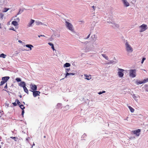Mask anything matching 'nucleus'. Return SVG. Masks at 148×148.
Returning a JSON list of instances; mask_svg holds the SVG:
<instances>
[{"label":"nucleus","instance_id":"20e7f679","mask_svg":"<svg viewBox=\"0 0 148 148\" xmlns=\"http://www.w3.org/2000/svg\"><path fill=\"white\" fill-rule=\"evenodd\" d=\"M140 32H143L145 31L147 29V26L145 24H143L140 26Z\"/></svg>","mask_w":148,"mask_h":148},{"label":"nucleus","instance_id":"a211bd4d","mask_svg":"<svg viewBox=\"0 0 148 148\" xmlns=\"http://www.w3.org/2000/svg\"><path fill=\"white\" fill-rule=\"evenodd\" d=\"M12 24L14 25L15 26L18 25V23L17 21H13L12 22Z\"/></svg>","mask_w":148,"mask_h":148},{"label":"nucleus","instance_id":"37998d69","mask_svg":"<svg viewBox=\"0 0 148 148\" xmlns=\"http://www.w3.org/2000/svg\"><path fill=\"white\" fill-rule=\"evenodd\" d=\"M70 75H75V74L74 73H70Z\"/></svg>","mask_w":148,"mask_h":148},{"label":"nucleus","instance_id":"de8ad7c7","mask_svg":"<svg viewBox=\"0 0 148 148\" xmlns=\"http://www.w3.org/2000/svg\"><path fill=\"white\" fill-rule=\"evenodd\" d=\"M105 92H105V91H102V93H105Z\"/></svg>","mask_w":148,"mask_h":148},{"label":"nucleus","instance_id":"72a5a7b5","mask_svg":"<svg viewBox=\"0 0 148 148\" xmlns=\"http://www.w3.org/2000/svg\"><path fill=\"white\" fill-rule=\"evenodd\" d=\"M24 113V110H22V115L23 116V114Z\"/></svg>","mask_w":148,"mask_h":148},{"label":"nucleus","instance_id":"7c9ffc66","mask_svg":"<svg viewBox=\"0 0 148 148\" xmlns=\"http://www.w3.org/2000/svg\"><path fill=\"white\" fill-rule=\"evenodd\" d=\"M5 82H4L2 80V81H1V84H0V85L2 86V85H3L4 84H5Z\"/></svg>","mask_w":148,"mask_h":148},{"label":"nucleus","instance_id":"58836bf2","mask_svg":"<svg viewBox=\"0 0 148 148\" xmlns=\"http://www.w3.org/2000/svg\"><path fill=\"white\" fill-rule=\"evenodd\" d=\"M7 88V84H6V85L4 87V88L6 89V88Z\"/></svg>","mask_w":148,"mask_h":148},{"label":"nucleus","instance_id":"ddd939ff","mask_svg":"<svg viewBox=\"0 0 148 148\" xmlns=\"http://www.w3.org/2000/svg\"><path fill=\"white\" fill-rule=\"evenodd\" d=\"M19 86L23 88V86H26V84L24 82H21L20 83Z\"/></svg>","mask_w":148,"mask_h":148},{"label":"nucleus","instance_id":"e433bc0d","mask_svg":"<svg viewBox=\"0 0 148 148\" xmlns=\"http://www.w3.org/2000/svg\"><path fill=\"white\" fill-rule=\"evenodd\" d=\"M70 70V69H66V72H69V71Z\"/></svg>","mask_w":148,"mask_h":148},{"label":"nucleus","instance_id":"f03ea898","mask_svg":"<svg viewBox=\"0 0 148 148\" xmlns=\"http://www.w3.org/2000/svg\"><path fill=\"white\" fill-rule=\"evenodd\" d=\"M66 25L67 27L71 31H73V25L70 23L66 21L65 22Z\"/></svg>","mask_w":148,"mask_h":148},{"label":"nucleus","instance_id":"aec40b11","mask_svg":"<svg viewBox=\"0 0 148 148\" xmlns=\"http://www.w3.org/2000/svg\"><path fill=\"white\" fill-rule=\"evenodd\" d=\"M70 64L68 63H66L64 65V67H69L70 66Z\"/></svg>","mask_w":148,"mask_h":148},{"label":"nucleus","instance_id":"2eb2a0df","mask_svg":"<svg viewBox=\"0 0 148 148\" xmlns=\"http://www.w3.org/2000/svg\"><path fill=\"white\" fill-rule=\"evenodd\" d=\"M35 21L33 19H31L30 22L28 24V26L30 27L32 25L34 22Z\"/></svg>","mask_w":148,"mask_h":148},{"label":"nucleus","instance_id":"9d476101","mask_svg":"<svg viewBox=\"0 0 148 148\" xmlns=\"http://www.w3.org/2000/svg\"><path fill=\"white\" fill-rule=\"evenodd\" d=\"M124 5L126 7L129 6L130 4L129 2L126 0H122Z\"/></svg>","mask_w":148,"mask_h":148},{"label":"nucleus","instance_id":"a19ab883","mask_svg":"<svg viewBox=\"0 0 148 148\" xmlns=\"http://www.w3.org/2000/svg\"><path fill=\"white\" fill-rule=\"evenodd\" d=\"M102 93V92L101 91H100V92H99V93H98V94H99V95H101V94Z\"/></svg>","mask_w":148,"mask_h":148},{"label":"nucleus","instance_id":"39448f33","mask_svg":"<svg viewBox=\"0 0 148 148\" xmlns=\"http://www.w3.org/2000/svg\"><path fill=\"white\" fill-rule=\"evenodd\" d=\"M136 70H130V75L132 77H136Z\"/></svg>","mask_w":148,"mask_h":148},{"label":"nucleus","instance_id":"c756f323","mask_svg":"<svg viewBox=\"0 0 148 148\" xmlns=\"http://www.w3.org/2000/svg\"><path fill=\"white\" fill-rule=\"evenodd\" d=\"M114 61L113 60H111V61H110L107 64H112V63H113L114 62Z\"/></svg>","mask_w":148,"mask_h":148},{"label":"nucleus","instance_id":"ea45409f","mask_svg":"<svg viewBox=\"0 0 148 148\" xmlns=\"http://www.w3.org/2000/svg\"><path fill=\"white\" fill-rule=\"evenodd\" d=\"M92 8L94 10H95V7L94 5H93L92 6Z\"/></svg>","mask_w":148,"mask_h":148},{"label":"nucleus","instance_id":"8fccbe9b","mask_svg":"<svg viewBox=\"0 0 148 148\" xmlns=\"http://www.w3.org/2000/svg\"><path fill=\"white\" fill-rule=\"evenodd\" d=\"M64 79V78H62V79H60V80H62V79Z\"/></svg>","mask_w":148,"mask_h":148},{"label":"nucleus","instance_id":"7ed1b4c3","mask_svg":"<svg viewBox=\"0 0 148 148\" xmlns=\"http://www.w3.org/2000/svg\"><path fill=\"white\" fill-rule=\"evenodd\" d=\"M118 74L119 76L120 77H122L124 75L123 72L124 70L118 68Z\"/></svg>","mask_w":148,"mask_h":148},{"label":"nucleus","instance_id":"f8f14e48","mask_svg":"<svg viewBox=\"0 0 148 148\" xmlns=\"http://www.w3.org/2000/svg\"><path fill=\"white\" fill-rule=\"evenodd\" d=\"M84 76L86 77L85 79H87V80H89L91 78V77H90L91 76V75H88L86 74H84Z\"/></svg>","mask_w":148,"mask_h":148},{"label":"nucleus","instance_id":"473e14b6","mask_svg":"<svg viewBox=\"0 0 148 148\" xmlns=\"http://www.w3.org/2000/svg\"><path fill=\"white\" fill-rule=\"evenodd\" d=\"M12 103L13 104V106H17V104L16 103V102H15L14 103Z\"/></svg>","mask_w":148,"mask_h":148},{"label":"nucleus","instance_id":"4468645a","mask_svg":"<svg viewBox=\"0 0 148 148\" xmlns=\"http://www.w3.org/2000/svg\"><path fill=\"white\" fill-rule=\"evenodd\" d=\"M139 96L138 95H136L135 94H133L132 96V97L134 99V100L136 101H137L138 100V99H137V98Z\"/></svg>","mask_w":148,"mask_h":148},{"label":"nucleus","instance_id":"6e6552de","mask_svg":"<svg viewBox=\"0 0 148 148\" xmlns=\"http://www.w3.org/2000/svg\"><path fill=\"white\" fill-rule=\"evenodd\" d=\"M33 92V95L34 97H36L38 96H39L40 93V91H32Z\"/></svg>","mask_w":148,"mask_h":148},{"label":"nucleus","instance_id":"5701e85b","mask_svg":"<svg viewBox=\"0 0 148 148\" xmlns=\"http://www.w3.org/2000/svg\"><path fill=\"white\" fill-rule=\"evenodd\" d=\"M6 56V55L3 53H2L0 55V57L5 58Z\"/></svg>","mask_w":148,"mask_h":148},{"label":"nucleus","instance_id":"dca6fc26","mask_svg":"<svg viewBox=\"0 0 148 148\" xmlns=\"http://www.w3.org/2000/svg\"><path fill=\"white\" fill-rule=\"evenodd\" d=\"M23 88L24 91L27 94H28L29 92L27 88L25 86H23Z\"/></svg>","mask_w":148,"mask_h":148},{"label":"nucleus","instance_id":"4be33fe9","mask_svg":"<svg viewBox=\"0 0 148 148\" xmlns=\"http://www.w3.org/2000/svg\"><path fill=\"white\" fill-rule=\"evenodd\" d=\"M36 25H43V23H42L38 21H36Z\"/></svg>","mask_w":148,"mask_h":148},{"label":"nucleus","instance_id":"b1692460","mask_svg":"<svg viewBox=\"0 0 148 148\" xmlns=\"http://www.w3.org/2000/svg\"><path fill=\"white\" fill-rule=\"evenodd\" d=\"M10 138H12L13 139H14V140L15 141H17L18 139V138L17 137H10Z\"/></svg>","mask_w":148,"mask_h":148},{"label":"nucleus","instance_id":"09e8293b","mask_svg":"<svg viewBox=\"0 0 148 148\" xmlns=\"http://www.w3.org/2000/svg\"><path fill=\"white\" fill-rule=\"evenodd\" d=\"M44 138H46V136H44Z\"/></svg>","mask_w":148,"mask_h":148},{"label":"nucleus","instance_id":"2f4dec72","mask_svg":"<svg viewBox=\"0 0 148 148\" xmlns=\"http://www.w3.org/2000/svg\"><path fill=\"white\" fill-rule=\"evenodd\" d=\"M145 59H146V58H143L142 60V62H141L142 64L143 63L144 61L145 60Z\"/></svg>","mask_w":148,"mask_h":148},{"label":"nucleus","instance_id":"f257e3e1","mask_svg":"<svg viewBox=\"0 0 148 148\" xmlns=\"http://www.w3.org/2000/svg\"><path fill=\"white\" fill-rule=\"evenodd\" d=\"M125 46L126 50L129 52H132L133 51V49L131 46L128 44L127 42H126L125 44Z\"/></svg>","mask_w":148,"mask_h":148},{"label":"nucleus","instance_id":"c03bdc74","mask_svg":"<svg viewBox=\"0 0 148 148\" xmlns=\"http://www.w3.org/2000/svg\"><path fill=\"white\" fill-rule=\"evenodd\" d=\"M90 36V34H89V35H88V36H87V38H89V36Z\"/></svg>","mask_w":148,"mask_h":148},{"label":"nucleus","instance_id":"49530a36","mask_svg":"<svg viewBox=\"0 0 148 148\" xmlns=\"http://www.w3.org/2000/svg\"><path fill=\"white\" fill-rule=\"evenodd\" d=\"M0 28H1V24L0 23Z\"/></svg>","mask_w":148,"mask_h":148},{"label":"nucleus","instance_id":"cd10ccee","mask_svg":"<svg viewBox=\"0 0 148 148\" xmlns=\"http://www.w3.org/2000/svg\"><path fill=\"white\" fill-rule=\"evenodd\" d=\"M15 102L17 103V104H18V105H20V102L19 100L18 99H16V100Z\"/></svg>","mask_w":148,"mask_h":148},{"label":"nucleus","instance_id":"1a4fd4ad","mask_svg":"<svg viewBox=\"0 0 148 148\" xmlns=\"http://www.w3.org/2000/svg\"><path fill=\"white\" fill-rule=\"evenodd\" d=\"M30 87L31 89L33 91L36 90H37V86L35 84H31L30 85Z\"/></svg>","mask_w":148,"mask_h":148},{"label":"nucleus","instance_id":"0eeeda50","mask_svg":"<svg viewBox=\"0 0 148 148\" xmlns=\"http://www.w3.org/2000/svg\"><path fill=\"white\" fill-rule=\"evenodd\" d=\"M141 130L140 129H138L137 130L132 131V132L134 134L138 136L140 134Z\"/></svg>","mask_w":148,"mask_h":148},{"label":"nucleus","instance_id":"bb28decb","mask_svg":"<svg viewBox=\"0 0 148 148\" xmlns=\"http://www.w3.org/2000/svg\"><path fill=\"white\" fill-rule=\"evenodd\" d=\"M9 8H4V10L3 11V12H7L9 10Z\"/></svg>","mask_w":148,"mask_h":148},{"label":"nucleus","instance_id":"79ce46f5","mask_svg":"<svg viewBox=\"0 0 148 148\" xmlns=\"http://www.w3.org/2000/svg\"><path fill=\"white\" fill-rule=\"evenodd\" d=\"M18 42L20 43H22V41L21 40H18Z\"/></svg>","mask_w":148,"mask_h":148},{"label":"nucleus","instance_id":"f3484780","mask_svg":"<svg viewBox=\"0 0 148 148\" xmlns=\"http://www.w3.org/2000/svg\"><path fill=\"white\" fill-rule=\"evenodd\" d=\"M48 44L50 46H51V48L53 50V51H54L55 50V49H54V45L53 44H52V43L51 42H49L48 43Z\"/></svg>","mask_w":148,"mask_h":148},{"label":"nucleus","instance_id":"c85d7f7f","mask_svg":"<svg viewBox=\"0 0 148 148\" xmlns=\"http://www.w3.org/2000/svg\"><path fill=\"white\" fill-rule=\"evenodd\" d=\"M16 80L17 82H21V80L20 78H16Z\"/></svg>","mask_w":148,"mask_h":148},{"label":"nucleus","instance_id":"4c0bfd02","mask_svg":"<svg viewBox=\"0 0 148 148\" xmlns=\"http://www.w3.org/2000/svg\"><path fill=\"white\" fill-rule=\"evenodd\" d=\"M42 37V36H43V37H45V36L44 35H38V37L40 38V37Z\"/></svg>","mask_w":148,"mask_h":148},{"label":"nucleus","instance_id":"a18cd8bd","mask_svg":"<svg viewBox=\"0 0 148 148\" xmlns=\"http://www.w3.org/2000/svg\"><path fill=\"white\" fill-rule=\"evenodd\" d=\"M19 97H20V98H22V96H21V95H20L19 96Z\"/></svg>","mask_w":148,"mask_h":148},{"label":"nucleus","instance_id":"6ab92c4d","mask_svg":"<svg viewBox=\"0 0 148 148\" xmlns=\"http://www.w3.org/2000/svg\"><path fill=\"white\" fill-rule=\"evenodd\" d=\"M128 108L130 110V111L133 113L134 112V108H133L132 107L130 106H128Z\"/></svg>","mask_w":148,"mask_h":148},{"label":"nucleus","instance_id":"412c9836","mask_svg":"<svg viewBox=\"0 0 148 148\" xmlns=\"http://www.w3.org/2000/svg\"><path fill=\"white\" fill-rule=\"evenodd\" d=\"M26 46L30 48V50H32V47H33V46L31 45H26Z\"/></svg>","mask_w":148,"mask_h":148},{"label":"nucleus","instance_id":"393cba45","mask_svg":"<svg viewBox=\"0 0 148 148\" xmlns=\"http://www.w3.org/2000/svg\"><path fill=\"white\" fill-rule=\"evenodd\" d=\"M102 56H103V57L104 58H105L106 60H108V57L107 56H106V54H102Z\"/></svg>","mask_w":148,"mask_h":148},{"label":"nucleus","instance_id":"423d86ee","mask_svg":"<svg viewBox=\"0 0 148 148\" xmlns=\"http://www.w3.org/2000/svg\"><path fill=\"white\" fill-rule=\"evenodd\" d=\"M148 82V78L144 79L143 81L137 80L136 82V83L138 85L140 84L143 83H145Z\"/></svg>","mask_w":148,"mask_h":148},{"label":"nucleus","instance_id":"c9c22d12","mask_svg":"<svg viewBox=\"0 0 148 148\" xmlns=\"http://www.w3.org/2000/svg\"><path fill=\"white\" fill-rule=\"evenodd\" d=\"M9 30H13V31H15V29H14V28L13 27H12V28H10L9 29Z\"/></svg>","mask_w":148,"mask_h":148},{"label":"nucleus","instance_id":"a878e982","mask_svg":"<svg viewBox=\"0 0 148 148\" xmlns=\"http://www.w3.org/2000/svg\"><path fill=\"white\" fill-rule=\"evenodd\" d=\"M19 105V107L20 108L22 109V110H24L25 108V107L22 104L20 105Z\"/></svg>","mask_w":148,"mask_h":148},{"label":"nucleus","instance_id":"f704fd0d","mask_svg":"<svg viewBox=\"0 0 148 148\" xmlns=\"http://www.w3.org/2000/svg\"><path fill=\"white\" fill-rule=\"evenodd\" d=\"M70 75V73H68V72H67L65 78L68 75Z\"/></svg>","mask_w":148,"mask_h":148},{"label":"nucleus","instance_id":"9b49d317","mask_svg":"<svg viewBox=\"0 0 148 148\" xmlns=\"http://www.w3.org/2000/svg\"><path fill=\"white\" fill-rule=\"evenodd\" d=\"M10 77L8 76L4 77L2 78V80L6 82L9 79Z\"/></svg>","mask_w":148,"mask_h":148}]
</instances>
